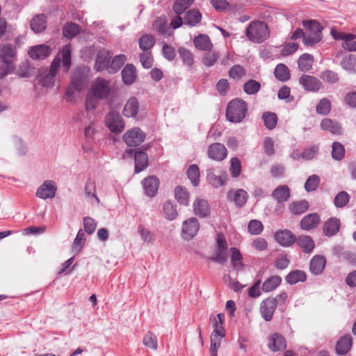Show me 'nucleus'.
<instances>
[{
	"instance_id": "f257e3e1",
	"label": "nucleus",
	"mask_w": 356,
	"mask_h": 356,
	"mask_svg": "<svg viewBox=\"0 0 356 356\" xmlns=\"http://www.w3.org/2000/svg\"><path fill=\"white\" fill-rule=\"evenodd\" d=\"M248 111L247 103L241 99H234L228 104L226 109L227 120L233 123L241 122Z\"/></svg>"
},
{
	"instance_id": "f03ea898",
	"label": "nucleus",
	"mask_w": 356,
	"mask_h": 356,
	"mask_svg": "<svg viewBox=\"0 0 356 356\" xmlns=\"http://www.w3.org/2000/svg\"><path fill=\"white\" fill-rule=\"evenodd\" d=\"M269 29L267 24L264 22H252L245 30L246 37L250 41L255 43L263 42L269 37Z\"/></svg>"
},
{
	"instance_id": "7ed1b4c3",
	"label": "nucleus",
	"mask_w": 356,
	"mask_h": 356,
	"mask_svg": "<svg viewBox=\"0 0 356 356\" xmlns=\"http://www.w3.org/2000/svg\"><path fill=\"white\" fill-rule=\"evenodd\" d=\"M88 82V71L83 67H79L74 72L70 83V88L67 90V95H72L74 91L80 92Z\"/></svg>"
},
{
	"instance_id": "20e7f679",
	"label": "nucleus",
	"mask_w": 356,
	"mask_h": 356,
	"mask_svg": "<svg viewBox=\"0 0 356 356\" xmlns=\"http://www.w3.org/2000/svg\"><path fill=\"white\" fill-rule=\"evenodd\" d=\"M287 295L286 293L282 292L277 298H268L264 300L260 307V312L262 317L266 321H269L272 319L274 312L276 309L277 303L284 302Z\"/></svg>"
},
{
	"instance_id": "39448f33",
	"label": "nucleus",
	"mask_w": 356,
	"mask_h": 356,
	"mask_svg": "<svg viewBox=\"0 0 356 356\" xmlns=\"http://www.w3.org/2000/svg\"><path fill=\"white\" fill-rule=\"evenodd\" d=\"M105 124L108 129L114 134L121 133L124 128L123 119L119 113L111 111L105 118Z\"/></svg>"
},
{
	"instance_id": "423d86ee",
	"label": "nucleus",
	"mask_w": 356,
	"mask_h": 356,
	"mask_svg": "<svg viewBox=\"0 0 356 356\" xmlns=\"http://www.w3.org/2000/svg\"><path fill=\"white\" fill-rule=\"evenodd\" d=\"M91 90L92 95L98 99H106L111 92L109 81L103 78L98 77L94 81Z\"/></svg>"
},
{
	"instance_id": "0eeeda50",
	"label": "nucleus",
	"mask_w": 356,
	"mask_h": 356,
	"mask_svg": "<svg viewBox=\"0 0 356 356\" xmlns=\"http://www.w3.org/2000/svg\"><path fill=\"white\" fill-rule=\"evenodd\" d=\"M146 134L138 127L128 130L123 135V140L129 147L140 145L145 139Z\"/></svg>"
},
{
	"instance_id": "6e6552de",
	"label": "nucleus",
	"mask_w": 356,
	"mask_h": 356,
	"mask_svg": "<svg viewBox=\"0 0 356 356\" xmlns=\"http://www.w3.org/2000/svg\"><path fill=\"white\" fill-rule=\"evenodd\" d=\"M126 152L129 156H134V171L136 173H139L147 168L148 166V157L143 150L129 149Z\"/></svg>"
},
{
	"instance_id": "1a4fd4ad",
	"label": "nucleus",
	"mask_w": 356,
	"mask_h": 356,
	"mask_svg": "<svg viewBox=\"0 0 356 356\" xmlns=\"http://www.w3.org/2000/svg\"><path fill=\"white\" fill-rule=\"evenodd\" d=\"M299 83L305 90L312 92H317L323 86L317 77L308 74H302L299 78Z\"/></svg>"
},
{
	"instance_id": "9d476101",
	"label": "nucleus",
	"mask_w": 356,
	"mask_h": 356,
	"mask_svg": "<svg viewBox=\"0 0 356 356\" xmlns=\"http://www.w3.org/2000/svg\"><path fill=\"white\" fill-rule=\"evenodd\" d=\"M17 49L15 45L10 43L0 44V61L9 65L15 60Z\"/></svg>"
},
{
	"instance_id": "9b49d317",
	"label": "nucleus",
	"mask_w": 356,
	"mask_h": 356,
	"mask_svg": "<svg viewBox=\"0 0 356 356\" xmlns=\"http://www.w3.org/2000/svg\"><path fill=\"white\" fill-rule=\"evenodd\" d=\"M57 186L54 181L46 180L37 189L35 195L42 200L53 198L55 197Z\"/></svg>"
},
{
	"instance_id": "f8f14e48",
	"label": "nucleus",
	"mask_w": 356,
	"mask_h": 356,
	"mask_svg": "<svg viewBox=\"0 0 356 356\" xmlns=\"http://www.w3.org/2000/svg\"><path fill=\"white\" fill-rule=\"evenodd\" d=\"M159 184V179L156 176L152 175L145 178L142 184L145 195L149 197L156 196Z\"/></svg>"
},
{
	"instance_id": "ddd939ff",
	"label": "nucleus",
	"mask_w": 356,
	"mask_h": 356,
	"mask_svg": "<svg viewBox=\"0 0 356 356\" xmlns=\"http://www.w3.org/2000/svg\"><path fill=\"white\" fill-rule=\"evenodd\" d=\"M200 229V224L197 218H191L183 222L182 234L186 239H191L197 233Z\"/></svg>"
},
{
	"instance_id": "4468645a",
	"label": "nucleus",
	"mask_w": 356,
	"mask_h": 356,
	"mask_svg": "<svg viewBox=\"0 0 356 356\" xmlns=\"http://www.w3.org/2000/svg\"><path fill=\"white\" fill-rule=\"evenodd\" d=\"M113 52L109 50H102L98 52L95 60V69L97 72H102L108 68L110 60Z\"/></svg>"
},
{
	"instance_id": "2eb2a0df",
	"label": "nucleus",
	"mask_w": 356,
	"mask_h": 356,
	"mask_svg": "<svg viewBox=\"0 0 356 356\" xmlns=\"http://www.w3.org/2000/svg\"><path fill=\"white\" fill-rule=\"evenodd\" d=\"M274 237L275 240L283 247H290L296 241V236L288 229L276 232Z\"/></svg>"
},
{
	"instance_id": "dca6fc26",
	"label": "nucleus",
	"mask_w": 356,
	"mask_h": 356,
	"mask_svg": "<svg viewBox=\"0 0 356 356\" xmlns=\"http://www.w3.org/2000/svg\"><path fill=\"white\" fill-rule=\"evenodd\" d=\"M207 153L210 159L220 161L225 159L227 151L224 145L216 143L209 147Z\"/></svg>"
},
{
	"instance_id": "f3484780",
	"label": "nucleus",
	"mask_w": 356,
	"mask_h": 356,
	"mask_svg": "<svg viewBox=\"0 0 356 356\" xmlns=\"http://www.w3.org/2000/svg\"><path fill=\"white\" fill-rule=\"evenodd\" d=\"M340 227V220L336 217H331L323 224V234L327 237L335 236L339 232Z\"/></svg>"
},
{
	"instance_id": "a211bd4d",
	"label": "nucleus",
	"mask_w": 356,
	"mask_h": 356,
	"mask_svg": "<svg viewBox=\"0 0 356 356\" xmlns=\"http://www.w3.org/2000/svg\"><path fill=\"white\" fill-rule=\"evenodd\" d=\"M321 222V218L316 213H309L302 218L300 225L303 230H311L316 228Z\"/></svg>"
},
{
	"instance_id": "6ab92c4d",
	"label": "nucleus",
	"mask_w": 356,
	"mask_h": 356,
	"mask_svg": "<svg viewBox=\"0 0 356 356\" xmlns=\"http://www.w3.org/2000/svg\"><path fill=\"white\" fill-rule=\"evenodd\" d=\"M51 53V49L47 44H38L32 47L29 51V56L35 60H43Z\"/></svg>"
},
{
	"instance_id": "aec40b11",
	"label": "nucleus",
	"mask_w": 356,
	"mask_h": 356,
	"mask_svg": "<svg viewBox=\"0 0 356 356\" xmlns=\"http://www.w3.org/2000/svg\"><path fill=\"white\" fill-rule=\"evenodd\" d=\"M326 259L323 255H315L309 263L310 272L316 275H321L325 269Z\"/></svg>"
},
{
	"instance_id": "412c9836",
	"label": "nucleus",
	"mask_w": 356,
	"mask_h": 356,
	"mask_svg": "<svg viewBox=\"0 0 356 356\" xmlns=\"http://www.w3.org/2000/svg\"><path fill=\"white\" fill-rule=\"evenodd\" d=\"M122 80L124 84L130 86L133 84L137 77L136 67L133 64H127L121 72Z\"/></svg>"
},
{
	"instance_id": "4be33fe9",
	"label": "nucleus",
	"mask_w": 356,
	"mask_h": 356,
	"mask_svg": "<svg viewBox=\"0 0 356 356\" xmlns=\"http://www.w3.org/2000/svg\"><path fill=\"white\" fill-rule=\"evenodd\" d=\"M271 196L278 203H284L291 197L290 188L286 185H280L273 191Z\"/></svg>"
},
{
	"instance_id": "5701e85b",
	"label": "nucleus",
	"mask_w": 356,
	"mask_h": 356,
	"mask_svg": "<svg viewBox=\"0 0 356 356\" xmlns=\"http://www.w3.org/2000/svg\"><path fill=\"white\" fill-rule=\"evenodd\" d=\"M227 198L234 200L236 206L241 208L247 202L248 194L243 189H238L236 191H230L227 194Z\"/></svg>"
},
{
	"instance_id": "b1692460",
	"label": "nucleus",
	"mask_w": 356,
	"mask_h": 356,
	"mask_svg": "<svg viewBox=\"0 0 356 356\" xmlns=\"http://www.w3.org/2000/svg\"><path fill=\"white\" fill-rule=\"evenodd\" d=\"M139 111V102L136 97H131L126 102L123 108V115L127 118H135Z\"/></svg>"
},
{
	"instance_id": "393cba45",
	"label": "nucleus",
	"mask_w": 356,
	"mask_h": 356,
	"mask_svg": "<svg viewBox=\"0 0 356 356\" xmlns=\"http://www.w3.org/2000/svg\"><path fill=\"white\" fill-rule=\"evenodd\" d=\"M31 30L39 33L42 32L47 28V17L44 14L35 15L30 22Z\"/></svg>"
},
{
	"instance_id": "a878e982",
	"label": "nucleus",
	"mask_w": 356,
	"mask_h": 356,
	"mask_svg": "<svg viewBox=\"0 0 356 356\" xmlns=\"http://www.w3.org/2000/svg\"><path fill=\"white\" fill-rule=\"evenodd\" d=\"M207 179L209 183L215 188H219L225 184L227 175L222 172L221 175H216L214 173L213 168L207 170Z\"/></svg>"
},
{
	"instance_id": "bb28decb",
	"label": "nucleus",
	"mask_w": 356,
	"mask_h": 356,
	"mask_svg": "<svg viewBox=\"0 0 356 356\" xmlns=\"http://www.w3.org/2000/svg\"><path fill=\"white\" fill-rule=\"evenodd\" d=\"M353 346L352 337L350 334L341 337L336 344V352L339 355L346 354Z\"/></svg>"
},
{
	"instance_id": "cd10ccee",
	"label": "nucleus",
	"mask_w": 356,
	"mask_h": 356,
	"mask_svg": "<svg viewBox=\"0 0 356 356\" xmlns=\"http://www.w3.org/2000/svg\"><path fill=\"white\" fill-rule=\"evenodd\" d=\"M297 245L305 253L309 254L315 248V243L312 238L307 235L300 236L296 238Z\"/></svg>"
},
{
	"instance_id": "c85d7f7f",
	"label": "nucleus",
	"mask_w": 356,
	"mask_h": 356,
	"mask_svg": "<svg viewBox=\"0 0 356 356\" xmlns=\"http://www.w3.org/2000/svg\"><path fill=\"white\" fill-rule=\"evenodd\" d=\"M196 49L201 51H210L213 47L209 37L204 34H200L193 39Z\"/></svg>"
},
{
	"instance_id": "c756f323",
	"label": "nucleus",
	"mask_w": 356,
	"mask_h": 356,
	"mask_svg": "<svg viewBox=\"0 0 356 356\" xmlns=\"http://www.w3.org/2000/svg\"><path fill=\"white\" fill-rule=\"evenodd\" d=\"M193 210L195 214L200 218L207 217L210 213L209 203L202 199H197L193 203Z\"/></svg>"
},
{
	"instance_id": "7c9ffc66",
	"label": "nucleus",
	"mask_w": 356,
	"mask_h": 356,
	"mask_svg": "<svg viewBox=\"0 0 356 356\" xmlns=\"http://www.w3.org/2000/svg\"><path fill=\"white\" fill-rule=\"evenodd\" d=\"M320 126L323 130L329 131L333 134L339 135L342 133L341 124L330 118L322 120Z\"/></svg>"
},
{
	"instance_id": "2f4dec72",
	"label": "nucleus",
	"mask_w": 356,
	"mask_h": 356,
	"mask_svg": "<svg viewBox=\"0 0 356 356\" xmlns=\"http://www.w3.org/2000/svg\"><path fill=\"white\" fill-rule=\"evenodd\" d=\"M202 14L197 9L189 10L184 16V24L191 26H195L201 22Z\"/></svg>"
},
{
	"instance_id": "473e14b6",
	"label": "nucleus",
	"mask_w": 356,
	"mask_h": 356,
	"mask_svg": "<svg viewBox=\"0 0 356 356\" xmlns=\"http://www.w3.org/2000/svg\"><path fill=\"white\" fill-rule=\"evenodd\" d=\"M127 60V56L124 54L115 56L112 60H110L108 72L109 74H115L124 65Z\"/></svg>"
},
{
	"instance_id": "72a5a7b5",
	"label": "nucleus",
	"mask_w": 356,
	"mask_h": 356,
	"mask_svg": "<svg viewBox=\"0 0 356 356\" xmlns=\"http://www.w3.org/2000/svg\"><path fill=\"white\" fill-rule=\"evenodd\" d=\"M286 347L284 338L280 334L275 333L269 340L268 348L273 351H279Z\"/></svg>"
},
{
	"instance_id": "f704fd0d",
	"label": "nucleus",
	"mask_w": 356,
	"mask_h": 356,
	"mask_svg": "<svg viewBox=\"0 0 356 356\" xmlns=\"http://www.w3.org/2000/svg\"><path fill=\"white\" fill-rule=\"evenodd\" d=\"M225 337V333H216L211 332L210 336L211 346L210 353L211 356H218V350L220 347L222 339Z\"/></svg>"
},
{
	"instance_id": "c9c22d12",
	"label": "nucleus",
	"mask_w": 356,
	"mask_h": 356,
	"mask_svg": "<svg viewBox=\"0 0 356 356\" xmlns=\"http://www.w3.org/2000/svg\"><path fill=\"white\" fill-rule=\"evenodd\" d=\"M274 75L278 81L282 82H286L291 78L289 69L283 63H280L276 65L274 71Z\"/></svg>"
},
{
	"instance_id": "e433bc0d",
	"label": "nucleus",
	"mask_w": 356,
	"mask_h": 356,
	"mask_svg": "<svg viewBox=\"0 0 356 356\" xmlns=\"http://www.w3.org/2000/svg\"><path fill=\"white\" fill-rule=\"evenodd\" d=\"M314 56L312 54L305 53L302 54L298 60V68L301 72H307L312 68Z\"/></svg>"
},
{
	"instance_id": "4c0bfd02",
	"label": "nucleus",
	"mask_w": 356,
	"mask_h": 356,
	"mask_svg": "<svg viewBox=\"0 0 356 356\" xmlns=\"http://www.w3.org/2000/svg\"><path fill=\"white\" fill-rule=\"evenodd\" d=\"M307 279L305 272L301 270H293L286 276L285 280L290 284H295L299 282H305Z\"/></svg>"
},
{
	"instance_id": "58836bf2",
	"label": "nucleus",
	"mask_w": 356,
	"mask_h": 356,
	"mask_svg": "<svg viewBox=\"0 0 356 356\" xmlns=\"http://www.w3.org/2000/svg\"><path fill=\"white\" fill-rule=\"evenodd\" d=\"M309 206L308 202L305 200H302L291 203L289 206V209L293 215H300L308 209Z\"/></svg>"
},
{
	"instance_id": "ea45409f",
	"label": "nucleus",
	"mask_w": 356,
	"mask_h": 356,
	"mask_svg": "<svg viewBox=\"0 0 356 356\" xmlns=\"http://www.w3.org/2000/svg\"><path fill=\"white\" fill-rule=\"evenodd\" d=\"M210 321L212 323L213 327L212 332L226 334L225 329L223 327V324L225 323V316L223 314H218L216 316L211 315L210 316Z\"/></svg>"
},
{
	"instance_id": "a19ab883",
	"label": "nucleus",
	"mask_w": 356,
	"mask_h": 356,
	"mask_svg": "<svg viewBox=\"0 0 356 356\" xmlns=\"http://www.w3.org/2000/svg\"><path fill=\"white\" fill-rule=\"evenodd\" d=\"M302 25L305 29L310 31V33L323 35V27L318 21L315 19L305 20L302 22Z\"/></svg>"
},
{
	"instance_id": "79ce46f5",
	"label": "nucleus",
	"mask_w": 356,
	"mask_h": 356,
	"mask_svg": "<svg viewBox=\"0 0 356 356\" xmlns=\"http://www.w3.org/2000/svg\"><path fill=\"white\" fill-rule=\"evenodd\" d=\"M163 213L165 218L168 220L175 219L178 215L177 205L171 200H168L163 204Z\"/></svg>"
},
{
	"instance_id": "37998d69",
	"label": "nucleus",
	"mask_w": 356,
	"mask_h": 356,
	"mask_svg": "<svg viewBox=\"0 0 356 356\" xmlns=\"http://www.w3.org/2000/svg\"><path fill=\"white\" fill-rule=\"evenodd\" d=\"M175 197L180 204L185 206L188 204L189 192L186 188L181 186H177L175 189Z\"/></svg>"
},
{
	"instance_id": "c03bdc74",
	"label": "nucleus",
	"mask_w": 356,
	"mask_h": 356,
	"mask_svg": "<svg viewBox=\"0 0 356 356\" xmlns=\"http://www.w3.org/2000/svg\"><path fill=\"white\" fill-rule=\"evenodd\" d=\"M229 252L231 253L230 258L232 263V267L236 270L242 269L243 264L241 260L243 257L239 250L236 248L232 247L229 249Z\"/></svg>"
},
{
	"instance_id": "a18cd8bd",
	"label": "nucleus",
	"mask_w": 356,
	"mask_h": 356,
	"mask_svg": "<svg viewBox=\"0 0 356 356\" xmlns=\"http://www.w3.org/2000/svg\"><path fill=\"white\" fill-rule=\"evenodd\" d=\"M80 33V26L74 22L67 23L63 29V34L67 38H72Z\"/></svg>"
},
{
	"instance_id": "49530a36",
	"label": "nucleus",
	"mask_w": 356,
	"mask_h": 356,
	"mask_svg": "<svg viewBox=\"0 0 356 356\" xmlns=\"http://www.w3.org/2000/svg\"><path fill=\"white\" fill-rule=\"evenodd\" d=\"M344 146L339 142L335 141L332 145V157L335 161H341L345 157Z\"/></svg>"
},
{
	"instance_id": "de8ad7c7",
	"label": "nucleus",
	"mask_w": 356,
	"mask_h": 356,
	"mask_svg": "<svg viewBox=\"0 0 356 356\" xmlns=\"http://www.w3.org/2000/svg\"><path fill=\"white\" fill-rule=\"evenodd\" d=\"M264 125L268 130H273L277 125V117L275 113L265 112L262 115Z\"/></svg>"
},
{
	"instance_id": "09e8293b",
	"label": "nucleus",
	"mask_w": 356,
	"mask_h": 356,
	"mask_svg": "<svg viewBox=\"0 0 356 356\" xmlns=\"http://www.w3.org/2000/svg\"><path fill=\"white\" fill-rule=\"evenodd\" d=\"M155 44V38L153 35L149 34L143 35L139 39V47L143 51H148L153 47Z\"/></svg>"
},
{
	"instance_id": "8fccbe9b",
	"label": "nucleus",
	"mask_w": 356,
	"mask_h": 356,
	"mask_svg": "<svg viewBox=\"0 0 356 356\" xmlns=\"http://www.w3.org/2000/svg\"><path fill=\"white\" fill-rule=\"evenodd\" d=\"M178 53L179 57L181 58L183 63L188 67L193 65L194 60H193V54L192 52L188 49L181 47L178 49Z\"/></svg>"
},
{
	"instance_id": "3c124183",
	"label": "nucleus",
	"mask_w": 356,
	"mask_h": 356,
	"mask_svg": "<svg viewBox=\"0 0 356 356\" xmlns=\"http://www.w3.org/2000/svg\"><path fill=\"white\" fill-rule=\"evenodd\" d=\"M188 178L191 180L194 186H197L200 184V171L197 165L193 164L187 170Z\"/></svg>"
},
{
	"instance_id": "603ef678",
	"label": "nucleus",
	"mask_w": 356,
	"mask_h": 356,
	"mask_svg": "<svg viewBox=\"0 0 356 356\" xmlns=\"http://www.w3.org/2000/svg\"><path fill=\"white\" fill-rule=\"evenodd\" d=\"M143 344L148 348L156 350L158 348L156 336L151 332H147L143 339Z\"/></svg>"
},
{
	"instance_id": "864d4df0",
	"label": "nucleus",
	"mask_w": 356,
	"mask_h": 356,
	"mask_svg": "<svg viewBox=\"0 0 356 356\" xmlns=\"http://www.w3.org/2000/svg\"><path fill=\"white\" fill-rule=\"evenodd\" d=\"M355 65L356 56L353 54H350L348 56L344 57L341 62V67L349 72H355Z\"/></svg>"
},
{
	"instance_id": "5fc2aeb1",
	"label": "nucleus",
	"mask_w": 356,
	"mask_h": 356,
	"mask_svg": "<svg viewBox=\"0 0 356 356\" xmlns=\"http://www.w3.org/2000/svg\"><path fill=\"white\" fill-rule=\"evenodd\" d=\"M243 88L246 94L250 95H255L259 91L261 84L254 79H250L243 84Z\"/></svg>"
},
{
	"instance_id": "6e6d98bb",
	"label": "nucleus",
	"mask_w": 356,
	"mask_h": 356,
	"mask_svg": "<svg viewBox=\"0 0 356 356\" xmlns=\"http://www.w3.org/2000/svg\"><path fill=\"white\" fill-rule=\"evenodd\" d=\"M320 182V177L316 175H312L306 180L304 188L307 192L314 191L319 186Z\"/></svg>"
},
{
	"instance_id": "4d7b16f0",
	"label": "nucleus",
	"mask_w": 356,
	"mask_h": 356,
	"mask_svg": "<svg viewBox=\"0 0 356 356\" xmlns=\"http://www.w3.org/2000/svg\"><path fill=\"white\" fill-rule=\"evenodd\" d=\"M350 195L346 191L339 192L334 199V204L337 208L344 207L350 201Z\"/></svg>"
},
{
	"instance_id": "13d9d810",
	"label": "nucleus",
	"mask_w": 356,
	"mask_h": 356,
	"mask_svg": "<svg viewBox=\"0 0 356 356\" xmlns=\"http://www.w3.org/2000/svg\"><path fill=\"white\" fill-rule=\"evenodd\" d=\"M62 57L63 67L65 72H67L71 67V51L70 49L65 46L60 51Z\"/></svg>"
},
{
	"instance_id": "bf43d9fd",
	"label": "nucleus",
	"mask_w": 356,
	"mask_h": 356,
	"mask_svg": "<svg viewBox=\"0 0 356 356\" xmlns=\"http://www.w3.org/2000/svg\"><path fill=\"white\" fill-rule=\"evenodd\" d=\"M282 282V278L279 275L271 276L262 284L261 289H275Z\"/></svg>"
},
{
	"instance_id": "052dcab7",
	"label": "nucleus",
	"mask_w": 356,
	"mask_h": 356,
	"mask_svg": "<svg viewBox=\"0 0 356 356\" xmlns=\"http://www.w3.org/2000/svg\"><path fill=\"white\" fill-rule=\"evenodd\" d=\"M316 109L317 113L326 115L331 110V102L327 98H323L319 101Z\"/></svg>"
},
{
	"instance_id": "680f3d73",
	"label": "nucleus",
	"mask_w": 356,
	"mask_h": 356,
	"mask_svg": "<svg viewBox=\"0 0 356 356\" xmlns=\"http://www.w3.org/2000/svg\"><path fill=\"white\" fill-rule=\"evenodd\" d=\"M229 76L234 80H239L245 75V70L241 65H235L229 70Z\"/></svg>"
},
{
	"instance_id": "e2e57ef3",
	"label": "nucleus",
	"mask_w": 356,
	"mask_h": 356,
	"mask_svg": "<svg viewBox=\"0 0 356 356\" xmlns=\"http://www.w3.org/2000/svg\"><path fill=\"white\" fill-rule=\"evenodd\" d=\"M230 173L234 178L238 177L241 172V163L237 157H233L230 161Z\"/></svg>"
},
{
	"instance_id": "0e129e2a",
	"label": "nucleus",
	"mask_w": 356,
	"mask_h": 356,
	"mask_svg": "<svg viewBox=\"0 0 356 356\" xmlns=\"http://www.w3.org/2000/svg\"><path fill=\"white\" fill-rule=\"evenodd\" d=\"M347 38L342 42V47L349 51H356V35L353 33H348Z\"/></svg>"
},
{
	"instance_id": "69168bd1",
	"label": "nucleus",
	"mask_w": 356,
	"mask_h": 356,
	"mask_svg": "<svg viewBox=\"0 0 356 356\" xmlns=\"http://www.w3.org/2000/svg\"><path fill=\"white\" fill-rule=\"evenodd\" d=\"M85 194L87 197L95 198L97 203L99 202V200L96 194L95 184L91 180H88L84 187Z\"/></svg>"
},
{
	"instance_id": "338daca9",
	"label": "nucleus",
	"mask_w": 356,
	"mask_h": 356,
	"mask_svg": "<svg viewBox=\"0 0 356 356\" xmlns=\"http://www.w3.org/2000/svg\"><path fill=\"white\" fill-rule=\"evenodd\" d=\"M321 78L330 84H335L339 81L337 73L329 70L323 72Z\"/></svg>"
},
{
	"instance_id": "774afa93",
	"label": "nucleus",
	"mask_w": 356,
	"mask_h": 356,
	"mask_svg": "<svg viewBox=\"0 0 356 356\" xmlns=\"http://www.w3.org/2000/svg\"><path fill=\"white\" fill-rule=\"evenodd\" d=\"M218 53L216 52V51L207 53L202 58V62L205 66L210 67L215 64V63L218 58Z\"/></svg>"
}]
</instances>
